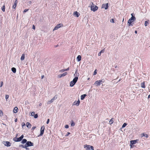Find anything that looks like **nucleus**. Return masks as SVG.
Here are the masks:
<instances>
[{
    "label": "nucleus",
    "mask_w": 150,
    "mask_h": 150,
    "mask_svg": "<svg viewBox=\"0 0 150 150\" xmlns=\"http://www.w3.org/2000/svg\"><path fill=\"white\" fill-rule=\"evenodd\" d=\"M90 5L91 6L90 7L91 11L95 12L98 10V6L94 5L93 3L91 2L90 4Z\"/></svg>",
    "instance_id": "f257e3e1"
},
{
    "label": "nucleus",
    "mask_w": 150,
    "mask_h": 150,
    "mask_svg": "<svg viewBox=\"0 0 150 150\" xmlns=\"http://www.w3.org/2000/svg\"><path fill=\"white\" fill-rule=\"evenodd\" d=\"M136 19L135 17H131L130 18L127 22L129 26H132L133 25L132 24V23L135 21Z\"/></svg>",
    "instance_id": "f03ea898"
},
{
    "label": "nucleus",
    "mask_w": 150,
    "mask_h": 150,
    "mask_svg": "<svg viewBox=\"0 0 150 150\" xmlns=\"http://www.w3.org/2000/svg\"><path fill=\"white\" fill-rule=\"evenodd\" d=\"M78 79V78L77 76L75 77L73 80L71 81L70 86L71 87L73 86L77 81Z\"/></svg>",
    "instance_id": "7ed1b4c3"
},
{
    "label": "nucleus",
    "mask_w": 150,
    "mask_h": 150,
    "mask_svg": "<svg viewBox=\"0 0 150 150\" xmlns=\"http://www.w3.org/2000/svg\"><path fill=\"white\" fill-rule=\"evenodd\" d=\"M83 147L84 148H86V150H90V149L94 150L93 146H92L85 144L84 145Z\"/></svg>",
    "instance_id": "20e7f679"
},
{
    "label": "nucleus",
    "mask_w": 150,
    "mask_h": 150,
    "mask_svg": "<svg viewBox=\"0 0 150 150\" xmlns=\"http://www.w3.org/2000/svg\"><path fill=\"white\" fill-rule=\"evenodd\" d=\"M2 143L5 146L7 147L10 146L11 144L9 142L7 141H4Z\"/></svg>",
    "instance_id": "39448f33"
},
{
    "label": "nucleus",
    "mask_w": 150,
    "mask_h": 150,
    "mask_svg": "<svg viewBox=\"0 0 150 150\" xmlns=\"http://www.w3.org/2000/svg\"><path fill=\"white\" fill-rule=\"evenodd\" d=\"M26 148L27 147L33 146V143L30 141H28L25 144Z\"/></svg>",
    "instance_id": "423d86ee"
},
{
    "label": "nucleus",
    "mask_w": 150,
    "mask_h": 150,
    "mask_svg": "<svg viewBox=\"0 0 150 150\" xmlns=\"http://www.w3.org/2000/svg\"><path fill=\"white\" fill-rule=\"evenodd\" d=\"M103 82L102 80H98L95 81L94 83V85L96 86H99L101 84V83Z\"/></svg>",
    "instance_id": "0eeeda50"
},
{
    "label": "nucleus",
    "mask_w": 150,
    "mask_h": 150,
    "mask_svg": "<svg viewBox=\"0 0 150 150\" xmlns=\"http://www.w3.org/2000/svg\"><path fill=\"white\" fill-rule=\"evenodd\" d=\"M63 26V25L62 23H60L57 24L53 29V31H54L55 30H57L58 29L62 27Z\"/></svg>",
    "instance_id": "6e6552de"
},
{
    "label": "nucleus",
    "mask_w": 150,
    "mask_h": 150,
    "mask_svg": "<svg viewBox=\"0 0 150 150\" xmlns=\"http://www.w3.org/2000/svg\"><path fill=\"white\" fill-rule=\"evenodd\" d=\"M57 96H55L52 99L48 101L47 103L48 104H50L53 103L54 100L57 98Z\"/></svg>",
    "instance_id": "1a4fd4ad"
},
{
    "label": "nucleus",
    "mask_w": 150,
    "mask_h": 150,
    "mask_svg": "<svg viewBox=\"0 0 150 150\" xmlns=\"http://www.w3.org/2000/svg\"><path fill=\"white\" fill-rule=\"evenodd\" d=\"M45 129V126L43 125L42 126L41 128L40 129V136H42L43 134L44 131Z\"/></svg>",
    "instance_id": "9d476101"
},
{
    "label": "nucleus",
    "mask_w": 150,
    "mask_h": 150,
    "mask_svg": "<svg viewBox=\"0 0 150 150\" xmlns=\"http://www.w3.org/2000/svg\"><path fill=\"white\" fill-rule=\"evenodd\" d=\"M108 7V3L104 4H102V8H104L105 10L107 9Z\"/></svg>",
    "instance_id": "9b49d317"
},
{
    "label": "nucleus",
    "mask_w": 150,
    "mask_h": 150,
    "mask_svg": "<svg viewBox=\"0 0 150 150\" xmlns=\"http://www.w3.org/2000/svg\"><path fill=\"white\" fill-rule=\"evenodd\" d=\"M80 102V101L79 100H78L77 101L76 100L73 103V105L78 106L79 105Z\"/></svg>",
    "instance_id": "f8f14e48"
},
{
    "label": "nucleus",
    "mask_w": 150,
    "mask_h": 150,
    "mask_svg": "<svg viewBox=\"0 0 150 150\" xmlns=\"http://www.w3.org/2000/svg\"><path fill=\"white\" fill-rule=\"evenodd\" d=\"M138 140L137 139L136 140H131L130 141V144L132 145L135 144L136 143L138 142Z\"/></svg>",
    "instance_id": "ddd939ff"
},
{
    "label": "nucleus",
    "mask_w": 150,
    "mask_h": 150,
    "mask_svg": "<svg viewBox=\"0 0 150 150\" xmlns=\"http://www.w3.org/2000/svg\"><path fill=\"white\" fill-rule=\"evenodd\" d=\"M73 14L74 15L76 16L77 17H78L80 15L79 13L77 11L74 12Z\"/></svg>",
    "instance_id": "4468645a"
},
{
    "label": "nucleus",
    "mask_w": 150,
    "mask_h": 150,
    "mask_svg": "<svg viewBox=\"0 0 150 150\" xmlns=\"http://www.w3.org/2000/svg\"><path fill=\"white\" fill-rule=\"evenodd\" d=\"M141 137H146V138H148V135L147 134L143 133L141 134Z\"/></svg>",
    "instance_id": "2eb2a0df"
},
{
    "label": "nucleus",
    "mask_w": 150,
    "mask_h": 150,
    "mask_svg": "<svg viewBox=\"0 0 150 150\" xmlns=\"http://www.w3.org/2000/svg\"><path fill=\"white\" fill-rule=\"evenodd\" d=\"M81 56L80 55H78L76 58V60L78 62H79L81 60Z\"/></svg>",
    "instance_id": "dca6fc26"
},
{
    "label": "nucleus",
    "mask_w": 150,
    "mask_h": 150,
    "mask_svg": "<svg viewBox=\"0 0 150 150\" xmlns=\"http://www.w3.org/2000/svg\"><path fill=\"white\" fill-rule=\"evenodd\" d=\"M18 111V108L17 107H15L13 110V112L15 113H16Z\"/></svg>",
    "instance_id": "f3484780"
},
{
    "label": "nucleus",
    "mask_w": 150,
    "mask_h": 150,
    "mask_svg": "<svg viewBox=\"0 0 150 150\" xmlns=\"http://www.w3.org/2000/svg\"><path fill=\"white\" fill-rule=\"evenodd\" d=\"M26 126L28 128H31V124L28 122L26 123Z\"/></svg>",
    "instance_id": "a211bd4d"
},
{
    "label": "nucleus",
    "mask_w": 150,
    "mask_h": 150,
    "mask_svg": "<svg viewBox=\"0 0 150 150\" xmlns=\"http://www.w3.org/2000/svg\"><path fill=\"white\" fill-rule=\"evenodd\" d=\"M69 68H67L66 69H63L59 71V72H63L65 71H68L69 70Z\"/></svg>",
    "instance_id": "6ab92c4d"
},
{
    "label": "nucleus",
    "mask_w": 150,
    "mask_h": 150,
    "mask_svg": "<svg viewBox=\"0 0 150 150\" xmlns=\"http://www.w3.org/2000/svg\"><path fill=\"white\" fill-rule=\"evenodd\" d=\"M25 59V54H23L21 58V61H23L24 59Z\"/></svg>",
    "instance_id": "aec40b11"
},
{
    "label": "nucleus",
    "mask_w": 150,
    "mask_h": 150,
    "mask_svg": "<svg viewBox=\"0 0 150 150\" xmlns=\"http://www.w3.org/2000/svg\"><path fill=\"white\" fill-rule=\"evenodd\" d=\"M20 147H22L23 148L25 149L26 150L28 149V148H26L25 145V144L24 145H19Z\"/></svg>",
    "instance_id": "412c9836"
},
{
    "label": "nucleus",
    "mask_w": 150,
    "mask_h": 150,
    "mask_svg": "<svg viewBox=\"0 0 150 150\" xmlns=\"http://www.w3.org/2000/svg\"><path fill=\"white\" fill-rule=\"evenodd\" d=\"M11 70L12 71V72L14 73H15L16 72V69L14 67L12 68H11Z\"/></svg>",
    "instance_id": "4be33fe9"
},
{
    "label": "nucleus",
    "mask_w": 150,
    "mask_h": 150,
    "mask_svg": "<svg viewBox=\"0 0 150 150\" xmlns=\"http://www.w3.org/2000/svg\"><path fill=\"white\" fill-rule=\"evenodd\" d=\"M86 96V94H83L81 96V100H83L85 96Z\"/></svg>",
    "instance_id": "5701e85b"
},
{
    "label": "nucleus",
    "mask_w": 150,
    "mask_h": 150,
    "mask_svg": "<svg viewBox=\"0 0 150 150\" xmlns=\"http://www.w3.org/2000/svg\"><path fill=\"white\" fill-rule=\"evenodd\" d=\"M74 76H77L78 77L79 76V73H77V70H76L75 74H74Z\"/></svg>",
    "instance_id": "b1692460"
},
{
    "label": "nucleus",
    "mask_w": 150,
    "mask_h": 150,
    "mask_svg": "<svg viewBox=\"0 0 150 150\" xmlns=\"http://www.w3.org/2000/svg\"><path fill=\"white\" fill-rule=\"evenodd\" d=\"M141 87L142 88H144L145 87L144 82L141 83Z\"/></svg>",
    "instance_id": "393cba45"
},
{
    "label": "nucleus",
    "mask_w": 150,
    "mask_h": 150,
    "mask_svg": "<svg viewBox=\"0 0 150 150\" xmlns=\"http://www.w3.org/2000/svg\"><path fill=\"white\" fill-rule=\"evenodd\" d=\"M35 114V112H30V114L29 115L31 116H34Z\"/></svg>",
    "instance_id": "a878e982"
},
{
    "label": "nucleus",
    "mask_w": 150,
    "mask_h": 150,
    "mask_svg": "<svg viewBox=\"0 0 150 150\" xmlns=\"http://www.w3.org/2000/svg\"><path fill=\"white\" fill-rule=\"evenodd\" d=\"M104 52V49L103 50H101L98 54V56H100L101 55V54L102 53H103Z\"/></svg>",
    "instance_id": "bb28decb"
},
{
    "label": "nucleus",
    "mask_w": 150,
    "mask_h": 150,
    "mask_svg": "<svg viewBox=\"0 0 150 150\" xmlns=\"http://www.w3.org/2000/svg\"><path fill=\"white\" fill-rule=\"evenodd\" d=\"M113 118H112L111 120L109 121V122L110 124H111L113 123Z\"/></svg>",
    "instance_id": "cd10ccee"
},
{
    "label": "nucleus",
    "mask_w": 150,
    "mask_h": 150,
    "mask_svg": "<svg viewBox=\"0 0 150 150\" xmlns=\"http://www.w3.org/2000/svg\"><path fill=\"white\" fill-rule=\"evenodd\" d=\"M27 142V140L25 139H23L21 142V143L23 144L26 143Z\"/></svg>",
    "instance_id": "c85d7f7f"
},
{
    "label": "nucleus",
    "mask_w": 150,
    "mask_h": 150,
    "mask_svg": "<svg viewBox=\"0 0 150 150\" xmlns=\"http://www.w3.org/2000/svg\"><path fill=\"white\" fill-rule=\"evenodd\" d=\"M5 5H4L3 6V7H2L1 8V10H2L4 11V12L5 11Z\"/></svg>",
    "instance_id": "c756f323"
},
{
    "label": "nucleus",
    "mask_w": 150,
    "mask_h": 150,
    "mask_svg": "<svg viewBox=\"0 0 150 150\" xmlns=\"http://www.w3.org/2000/svg\"><path fill=\"white\" fill-rule=\"evenodd\" d=\"M15 139H17V140L16 141H17V142H20V141H21L22 140L21 139V138L20 137H19V138H15Z\"/></svg>",
    "instance_id": "7c9ffc66"
},
{
    "label": "nucleus",
    "mask_w": 150,
    "mask_h": 150,
    "mask_svg": "<svg viewBox=\"0 0 150 150\" xmlns=\"http://www.w3.org/2000/svg\"><path fill=\"white\" fill-rule=\"evenodd\" d=\"M9 97V96L8 95H6L5 96V99L6 101H7V99Z\"/></svg>",
    "instance_id": "2f4dec72"
},
{
    "label": "nucleus",
    "mask_w": 150,
    "mask_h": 150,
    "mask_svg": "<svg viewBox=\"0 0 150 150\" xmlns=\"http://www.w3.org/2000/svg\"><path fill=\"white\" fill-rule=\"evenodd\" d=\"M67 74V72H65L63 74H61L62 76V77L65 76Z\"/></svg>",
    "instance_id": "473e14b6"
},
{
    "label": "nucleus",
    "mask_w": 150,
    "mask_h": 150,
    "mask_svg": "<svg viewBox=\"0 0 150 150\" xmlns=\"http://www.w3.org/2000/svg\"><path fill=\"white\" fill-rule=\"evenodd\" d=\"M75 125V123L73 121H72L71 123V126H74Z\"/></svg>",
    "instance_id": "72a5a7b5"
},
{
    "label": "nucleus",
    "mask_w": 150,
    "mask_h": 150,
    "mask_svg": "<svg viewBox=\"0 0 150 150\" xmlns=\"http://www.w3.org/2000/svg\"><path fill=\"white\" fill-rule=\"evenodd\" d=\"M3 115V113L2 111L0 110V116L2 117Z\"/></svg>",
    "instance_id": "f704fd0d"
},
{
    "label": "nucleus",
    "mask_w": 150,
    "mask_h": 150,
    "mask_svg": "<svg viewBox=\"0 0 150 150\" xmlns=\"http://www.w3.org/2000/svg\"><path fill=\"white\" fill-rule=\"evenodd\" d=\"M127 125V124L126 123H124L123 125H122V127L124 128Z\"/></svg>",
    "instance_id": "c9c22d12"
},
{
    "label": "nucleus",
    "mask_w": 150,
    "mask_h": 150,
    "mask_svg": "<svg viewBox=\"0 0 150 150\" xmlns=\"http://www.w3.org/2000/svg\"><path fill=\"white\" fill-rule=\"evenodd\" d=\"M38 114H35L34 116V117L35 118H37L38 117Z\"/></svg>",
    "instance_id": "e433bc0d"
},
{
    "label": "nucleus",
    "mask_w": 150,
    "mask_h": 150,
    "mask_svg": "<svg viewBox=\"0 0 150 150\" xmlns=\"http://www.w3.org/2000/svg\"><path fill=\"white\" fill-rule=\"evenodd\" d=\"M16 5L17 4H14L12 6V8H13L15 9L16 6Z\"/></svg>",
    "instance_id": "4c0bfd02"
},
{
    "label": "nucleus",
    "mask_w": 150,
    "mask_h": 150,
    "mask_svg": "<svg viewBox=\"0 0 150 150\" xmlns=\"http://www.w3.org/2000/svg\"><path fill=\"white\" fill-rule=\"evenodd\" d=\"M110 22L111 23H115L114 19L112 18L110 20Z\"/></svg>",
    "instance_id": "58836bf2"
},
{
    "label": "nucleus",
    "mask_w": 150,
    "mask_h": 150,
    "mask_svg": "<svg viewBox=\"0 0 150 150\" xmlns=\"http://www.w3.org/2000/svg\"><path fill=\"white\" fill-rule=\"evenodd\" d=\"M148 24V21H145V23H144V25L145 26H146L147 25V24Z\"/></svg>",
    "instance_id": "ea45409f"
},
{
    "label": "nucleus",
    "mask_w": 150,
    "mask_h": 150,
    "mask_svg": "<svg viewBox=\"0 0 150 150\" xmlns=\"http://www.w3.org/2000/svg\"><path fill=\"white\" fill-rule=\"evenodd\" d=\"M97 70L96 69L95 70L94 72L93 73V75H95L97 74Z\"/></svg>",
    "instance_id": "a19ab883"
},
{
    "label": "nucleus",
    "mask_w": 150,
    "mask_h": 150,
    "mask_svg": "<svg viewBox=\"0 0 150 150\" xmlns=\"http://www.w3.org/2000/svg\"><path fill=\"white\" fill-rule=\"evenodd\" d=\"M28 5H30L31 4L32 2L31 1H30L28 2Z\"/></svg>",
    "instance_id": "79ce46f5"
},
{
    "label": "nucleus",
    "mask_w": 150,
    "mask_h": 150,
    "mask_svg": "<svg viewBox=\"0 0 150 150\" xmlns=\"http://www.w3.org/2000/svg\"><path fill=\"white\" fill-rule=\"evenodd\" d=\"M28 9H25L24 10L23 12L24 13H25V12L27 11H28Z\"/></svg>",
    "instance_id": "37998d69"
},
{
    "label": "nucleus",
    "mask_w": 150,
    "mask_h": 150,
    "mask_svg": "<svg viewBox=\"0 0 150 150\" xmlns=\"http://www.w3.org/2000/svg\"><path fill=\"white\" fill-rule=\"evenodd\" d=\"M15 138H17V137H15V138H13V140L14 141H15V142H17V141H16L17 140V139H15Z\"/></svg>",
    "instance_id": "c03bdc74"
},
{
    "label": "nucleus",
    "mask_w": 150,
    "mask_h": 150,
    "mask_svg": "<svg viewBox=\"0 0 150 150\" xmlns=\"http://www.w3.org/2000/svg\"><path fill=\"white\" fill-rule=\"evenodd\" d=\"M62 74H59V75L58 76V78H61V77H62Z\"/></svg>",
    "instance_id": "a18cd8bd"
},
{
    "label": "nucleus",
    "mask_w": 150,
    "mask_h": 150,
    "mask_svg": "<svg viewBox=\"0 0 150 150\" xmlns=\"http://www.w3.org/2000/svg\"><path fill=\"white\" fill-rule=\"evenodd\" d=\"M65 127L66 128H69V126H68V125H66L65 126Z\"/></svg>",
    "instance_id": "49530a36"
},
{
    "label": "nucleus",
    "mask_w": 150,
    "mask_h": 150,
    "mask_svg": "<svg viewBox=\"0 0 150 150\" xmlns=\"http://www.w3.org/2000/svg\"><path fill=\"white\" fill-rule=\"evenodd\" d=\"M49 122H50V119H48L47 120V124H49Z\"/></svg>",
    "instance_id": "de8ad7c7"
},
{
    "label": "nucleus",
    "mask_w": 150,
    "mask_h": 150,
    "mask_svg": "<svg viewBox=\"0 0 150 150\" xmlns=\"http://www.w3.org/2000/svg\"><path fill=\"white\" fill-rule=\"evenodd\" d=\"M3 85V83L2 81H1V85L0 86V87H1Z\"/></svg>",
    "instance_id": "09e8293b"
},
{
    "label": "nucleus",
    "mask_w": 150,
    "mask_h": 150,
    "mask_svg": "<svg viewBox=\"0 0 150 150\" xmlns=\"http://www.w3.org/2000/svg\"><path fill=\"white\" fill-rule=\"evenodd\" d=\"M23 137H24V136H23V135H22L20 137L21 138V139L22 140V139H23Z\"/></svg>",
    "instance_id": "8fccbe9b"
},
{
    "label": "nucleus",
    "mask_w": 150,
    "mask_h": 150,
    "mask_svg": "<svg viewBox=\"0 0 150 150\" xmlns=\"http://www.w3.org/2000/svg\"><path fill=\"white\" fill-rule=\"evenodd\" d=\"M17 0H16L15 1L14 4H17Z\"/></svg>",
    "instance_id": "3c124183"
},
{
    "label": "nucleus",
    "mask_w": 150,
    "mask_h": 150,
    "mask_svg": "<svg viewBox=\"0 0 150 150\" xmlns=\"http://www.w3.org/2000/svg\"><path fill=\"white\" fill-rule=\"evenodd\" d=\"M25 124L23 122L22 123V126L23 127V126H25Z\"/></svg>",
    "instance_id": "603ef678"
},
{
    "label": "nucleus",
    "mask_w": 150,
    "mask_h": 150,
    "mask_svg": "<svg viewBox=\"0 0 150 150\" xmlns=\"http://www.w3.org/2000/svg\"><path fill=\"white\" fill-rule=\"evenodd\" d=\"M70 134V132H68L67 133V134L65 136H68Z\"/></svg>",
    "instance_id": "864d4df0"
},
{
    "label": "nucleus",
    "mask_w": 150,
    "mask_h": 150,
    "mask_svg": "<svg viewBox=\"0 0 150 150\" xmlns=\"http://www.w3.org/2000/svg\"><path fill=\"white\" fill-rule=\"evenodd\" d=\"M33 29H34V30L35 29V26L34 25H33Z\"/></svg>",
    "instance_id": "5fc2aeb1"
},
{
    "label": "nucleus",
    "mask_w": 150,
    "mask_h": 150,
    "mask_svg": "<svg viewBox=\"0 0 150 150\" xmlns=\"http://www.w3.org/2000/svg\"><path fill=\"white\" fill-rule=\"evenodd\" d=\"M35 128H36V127H33L32 128V129H35Z\"/></svg>",
    "instance_id": "6e6d98bb"
},
{
    "label": "nucleus",
    "mask_w": 150,
    "mask_h": 150,
    "mask_svg": "<svg viewBox=\"0 0 150 150\" xmlns=\"http://www.w3.org/2000/svg\"><path fill=\"white\" fill-rule=\"evenodd\" d=\"M131 15L132 16L131 17H134V16H133V13L131 14Z\"/></svg>",
    "instance_id": "4d7b16f0"
},
{
    "label": "nucleus",
    "mask_w": 150,
    "mask_h": 150,
    "mask_svg": "<svg viewBox=\"0 0 150 150\" xmlns=\"http://www.w3.org/2000/svg\"><path fill=\"white\" fill-rule=\"evenodd\" d=\"M44 75H42L41 76V79H42L44 77Z\"/></svg>",
    "instance_id": "13d9d810"
},
{
    "label": "nucleus",
    "mask_w": 150,
    "mask_h": 150,
    "mask_svg": "<svg viewBox=\"0 0 150 150\" xmlns=\"http://www.w3.org/2000/svg\"><path fill=\"white\" fill-rule=\"evenodd\" d=\"M42 105V103H39V106H41V105Z\"/></svg>",
    "instance_id": "bf43d9fd"
},
{
    "label": "nucleus",
    "mask_w": 150,
    "mask_h": 150,
    "mask_svg": "<svg viewBox=\"0 0 150 150\" xmlns=\"http://www.w3.org/2000/svg\"><path fill=\"white\" fill-rule=\"evenodd\" d=\"M15 121L16 122H17V119H16L15 120Z\"/></svg>",
    "instance_id": "052dcab7"
},
{
    "label": "nucleus",
    "mask_w": 150,
    "mask_h": 150,
    "mask_svg": "<svg viewBox=\"0 0 150 150\" xmlns=\"http://www.w3.org/2000/svg\"><path fill=\"white\" fill-rule=\"evenodd\" d=\"M132 144H130V147H131V148H132Z\"/></svg>",
    "instance_id": "680f3d73"
},
{
    "label": "nucleus",
    "mask_w": 150,
    "mask_h": 150,
    "mask_svg": "<svg viewBox=\"0 0 150 150\" xmlns=\"http://www.w3.org/2000/svg\"><path fill=\"white\" fill-rule=\"evenodd\" d=\"M135 33H136V34H137V30H135Z\"/></svg>",
    "instance_id": "e2e57ef3"
},
{
    "label": "nucleus",
    "mask_w": 150,
    "mask_h": 150,
    "mask_svg": "<svg viewBox=\"0 0 150 150\" xmlns=\"http://www.w3.org/2000/svg\"><path fill=\"white\" fill-rule=\"evenodd\" d=\"M89 79H90V78H88V80H89Z\"/></svg>",
    "instance_id": "0e129e2a"
},
{
    "label": "nucleus",
    "mask_w": 150,
    "mask_h": 150,
    "mask_svg": "<svg viewBox=\"0 0 150 150\" xmlns=\"http://www.w3.org/2000/svg\"><path fill=\"white\" fill-rule=\"evenodd\" d=\"M124 20V18H123V20H122V21H123Z\"/></svg>",
    "instance_id": "69168bd1"
}]
</instances>
